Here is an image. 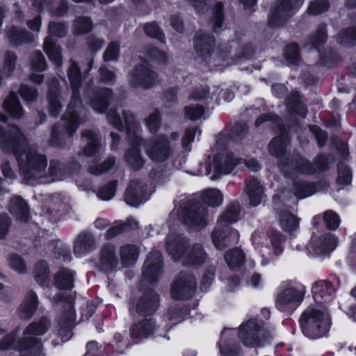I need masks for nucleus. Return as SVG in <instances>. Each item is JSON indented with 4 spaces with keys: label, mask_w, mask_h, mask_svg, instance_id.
<instances>
[{
    "label": "nucleus",
    "mask_w": 356,
    "mask_h": 356,
    "mask_svg": "<svg viewBox=\"0 0 356 356\" xmlns=\"http://www.w3.org/2000/svg\"><path fill=\"white\" fill-rule=\"evenodd\" d=\"M26 139L22 132L14 125L4 129L0 127V147L13 153L24 179L30 184H39L47 167L46 155L32 147H25Z\"/></svg>",
    "instance_id": "1"
},
{
    "label": "nucleus",
    "mask_w": 356,
    "mask_h": 356,
    "mask_svg": "<svg viewBox=\"0 0 356 356\" xmlns=\"http://www.w3.org/2000/svg\"><path fill=\"white\" fill-rule=\"evenodd\" d=\"M67 76L72 91V98L60 122L54 125L49 139L51 145L62 147L71 138L79 125L88 120L87 111L81 103L79 88L82 83L80 69L76 63L70 60Z\"/></svg>",
    "instance_id": "2"
},
{
    "label": "nucleus",
    "mask_w": 356,
    "mask_h": 356,
    "mask_svg": "<svg viewBox=\"0 0 356 356\" xmlns=\"http://www.w3.org/2000/svg\"><path fill=\"white\" fill-rule=\"evenodd\" d=\"M106 120L115 129L122 131L127 129V140L131 145L124 154L127 164L133 169L142 168L145 163L138 146L143 145L141 136L142 128L136 121L134 115L129 111H119L118 108H111L106 113Z\"/></svg>",
    "instance_id": "3"
},
{
    "label": "nucleus",
    "mask_w": 356,
    "mask_h": 356,
    "mask_svg": "<svg viewBox=\"0 0 356 356\" xmlns=\"http://www.w3.org/2000/svg\"><path fill=\"white\" fill-rule=\"evenodd\" d=\"M270 121L276 125L280 131V135L273 138L268 145L270 154L280 159V165L283 172H287V167L291 165L293 170L306 175H312L316 172L315 168L307 160L300 155L296 156L291 161L284 156L288 143V136L283 126L282 120L274 114H264L255 121V126L259 127L263 122Z\"/></svg>",
    "instance_id": "4"
},
{
    "label": "nucleus",
    "mask_w": 356,
    "mask_h": 356,
    "mask_svg": "<svg viewBox=\"0 0 356 356\" xmlns=\"http://www.w3.org/2000/svg\"><path fill=\"white\" fill-rule=\"evenodd\" d=\"M49 326V320L46 317H42L37 322H33L25 329L23 337L16 343L15 340L19 332L17 328L1 339L0 350L16 348L20 352L21 356H44L42 353V344L38 337L44 334Z\"/></svg>",
    "instance_id": "5"
},
{
    "label": "nucleus",
    "mask_w": 356,
    "mask_h": 356,
    "mask_svg": "<svg viewBox=\"0 0 356 356\" xmlns=\"http://www.w3.org/2000/svg\"><path fill=\"white\" fill-rule=\"evenodd\" d=\"M299 323L303 334L311 339L326 337L331 327L329 313L314 307H309L304 311Z\"/></svg>",
    "instance_id": "6"
},
{
    "label": "nucleus",
    "mask_w": 356,
    "mask_h": 356,
    "mask_svg": "<svg viewBox=\"0 0 356 356\" xmlns=\"http://www.w3.org/2000/svg\"><path fill=\"white\" fill-rule=\"evenodd\" d=\"M54 307L60 312L58 316V335L63 341L72 337V328L76 319L74 309V300L71 296L60 293L51 299Z\"/></svg>",
    "instance_id": "7"
},
{
    "label": "nucleus",
    "mask_w": 356,
    "mask_h": 356,
    "mask_svg": "<svg viewBox=\"0 0 356 356\" xmlns=\"http://www.w3.org/2000/svg\"><path fill=\"white\" fill-rule=\"evenodd\" d=\"M305 292V286L299 282H282L276 297V307L282 312L295 310L302 302Z\"/></svg>",
    "instance_id": "8"
},
{
    "label": "nucleus",
    "mask_w": 356,
    "mask_h": 356,
    "mask_svg": "<svg viewBox=\"0 0 356 356\" xmlns=\"http://www.w3.org/2000/svg\"><path fill=\"white\" fill-rule=\"evenodd\" d=\"M238 337L243 344L249 348L263 346L273 337V334L266 330L264 323L257 318L244 322L239 328Z\"/></svg>",
    "instance_id": "9"
},
{
    "label": "nucleus",
    "mask_w": 356,
    "mask_h": 356,
    "mask_svg": "<svg viewBox=\"0 0 356 356\" xmlns=\"http://www.w3.org/2000/svg\"><path fill=\"white\" fill-rule=\"evenodd\" d=\"M177 217L184 224L202 228L208 223V209L201 203L189 201L179 208Z\"/></svg>",
    "instance_id": "10"
},
{
    "label": "nucleus",
    "mask_w": 356,
    "mask_h": 356,
    "mask_svg": "<svg viewBox=\"0 0 356 356\" xmlns=\"http://www.w3.org/2000/svg\"><path fill=\"white\" fill-rule=\"evenodd\" d=\"M241 161L238 158L234 157L232 152L223 150L214 156L212 164L206 163L202 165V168H204V172L202 174L209 175L213 171L211 179L216 180L221 175L230 173L236 166L241 163Z\"/></svg>",
    "instance_id": "11"
},
{
    "label": "nucleus",
    "mask_w": 356,
    "mask_h": 356,
    "mask_svg": "<svg viewBox=\"0 0 356 356\" xmlns=\"http://www.w3.org/2000/svg\"><path fill=\"white\" fill-rule=\"evenodd\" d=\"M50 35L47 36L44 41L43 49L49 57V59L57 67L63 65V57L61 48L56 44L53 35L63 37L67 32V26L64 23L50 22L49 24Z\"/></svg>",
    "instance_id": "12"
},
{
    "label": "nucleus",
    "mask_w": 356,
    "mask_h": 356,
    "mask_svg": "<svg viewBox=\"0 0 356 356\" xmlns=\"http://www.w3.org/2000/svg\"><path fill=\"white\" fill-rule=\"evenodd\" d=\"M143 145L146 155L154 162L163 163L174 154V149L165 135L146 141L143 139Z\"/></svg>",
    "instance_id": "13"
},
{
    "label": "nucleus",
    "mask_w": 356,
    "mask_h": 356,
    "mask_svg": "<svg viewBox=\"0 0 356 356\" xmlns=\"http://www.w3.org/2000/svg\"><path fill=\"white\" fill-rule=\"evenodd\" d=\"M304 0H276L269 15L268 25L272 28L283 26L291 17L293 10L300 8Z\"/></svg>",
    "instance_id": "14"
},
{
    "label": "nucleus",
    "mask_w": 356,
    "mask_h": 356,
    "mask_svg": "<svg viewBox=\"0 0 356 356\" xmlns=\"http://www.w3.org/2000/svg\"><path fill=\"white\" fill-rule=\"evenodd\" d=\"M129 82L133 88L149 89L160 83L161 80L158 74L148 66L140 65L130 72Z\"/></svg>",
    "instance_id": "15"
},
{
    "label": "nucleus",
    "mask_w": 356,
    "mask_h": 356,
    "mask_svg": "<svg viewBox=\"0 0 356 356\" xmlns=\"http://www.w3.org/2000/svg\"><path fill=\"white\" fill-rule=\"evenodd\" d=\"M196 289L193 275L181 272L171 285V297L175 300H185L191 298Z\"/></svg>",
    "instance_id": "16"
},
{
    "label": "nucleus",
    "mask_w": 356,
    "mask_h": 356,
    "mask_svg": "<svg viewBox=\"0 0 356 356\" xmlns=\"http://www.w3.org/2000/svg\"><path fill=\"white\" fill-rule=\"evenodd\" d=\"M93 85V80H90L87 83L86 98L88 99L89 105L95 111L104 113L114 99L113 91L110 88H104L90 92V90Z\"/></svg>",
    "instance_id": "17"
},
{
    "label": "nucleus",
    "mask_w": 356,
    "mask_h": 356,
    "mask_svg": "<svg viewBox=\"0 0 356 356\" xmlns=\"http://www.w3.org/2000/svg\"><path fill=\"white\" fill-rule=\"evenodd\" d=\"M212 242L218 250H223L238 243L239 233L231 226H217L211 234Z\"/></svg>",
    "instance_id": "18"
},
{
    "label": "nucleus",
    "mask_w": 356,
    "mask_h": 356,
    "mask_svg": "<svg viewBox=\"0 0 356 356\" xmlns=\"http://www.w3.org/2000/svg\"><path fill=\"white\" fill-rule=\"evenodd\" d=\"M189 241L182 234H169L165 238V250L174 261H181L188 248Z\"/></svg>",
    "instance_id": "19"
},
{
    "label": "nucleus",
    "mask_w": 356,
    "mask_h": 356,
    "mask_svg": "<svg viewBox=\"0 0 356 356\" xmlns=\"http://www.w3.org/2000/svg\"><path fill=\"white\" fill-rule=\"evenodd\" d=\"M163 259L161 252L153 250L147 255L143 265V275L149 283L156 282L162 274Z\"/></svg>",
    "instance_id": "20"
},
{
    "label": "nucleus",
    "mask_w": 356,
    "mask_h": 356,
    "mask_svg": "<svg viewBox=\"0 0 356 356\" xmlns=\"http://www.w3.org/2000/svg\"><path fill=\"white\" fill-rule=\"evenodd\" d=\"M337 243V237L328 234L320 237H312L307 245V250L316 255H327L336 248Z\"/></svg>",
    "instance_id": "21"
},
{
    "label": "nucleus",
    "mask_w": 356,
    "mask_h": 356,
    "mask_svg": "<svg viewBox=\"0 0 356 356\" xmlns=\"http://www.w3.org/2000/svg\"><path fill=\"white\" fill-rule=\"evenodd\" d=\"M159 301L158 293L154 290H149L138 300L135 311L140 316L152 317L159 308Z\"/></svg>",
    "instance_id": "22"
},
{
    "label": "nucleus",
    "mask_w": 356,
    "mask_h": 356,
    "mask_svg": "<svg viewBox=\"0 0 356 356\" xmlns=\"http://www.w3.org/2000/svg\"><path fill=\"white\" fill-rule=\"evenodd\" d=\"M146 184L145 182L133 179L124 193V201L130 206L137 207L147 201Z\"/></svg>",
    "instance_id": "23"
},
{
    "label": "nucleus",
    "mask_w": 356,
    "mask_h": 356,
    "mask_svg": "<svg viewBox=\"0 0 356 356\" xmlns=\"http://www.w3.org/2000/svg\"><path fill=\"white\" fill-rule=\"evenodd\" d=\"M118 264L115 246L111 243L105 244L100 251L99 259L97 264V268L104 273H108L115 270Z\"/></svg>",
    "instance_id": "24"
},
{
    "label": "nucleus",
    "mask_w": 356,
    "mask_h": 356,
    "mask_svg": "<svg viewBox=\"0 0 356 356\" xmlns=\"http://www.w3.org/2000/svg\"><path fill=\"white\" fill-rule=\"evenodd\" d=\"M67 174V168L65 163L57 159H52L49 162L48 170H45L40 184H51L63 180Z\"/></svg>",
    "instance_id": "25"
},
{
    "label": "nucleus",
    "mask_w": 356,
    "mask_h": 356,
    "mask_svg": "<svg viewBox=\"0 0 356 356\" xmlns=\"http://www.w3.org/2000/svg\"><path fill=\"white\" fill-rule=\"evenodd\" d=\"M213 37L202 31H198L194 38V47L197 55L203 58H209L213 54Z\"/></svg>",
    "instance_id": "26"
},
{
    "label": "nucleus",
    "mask_w": 356,
    "mask_h": 356,
    "mask_svg": "<svg viewBox=\"0 0 356 356\" xmlns=\"http://www.w3.org/2000/svg\"><path fill=\"white\" fill-rule=\"evenodd\" d=\"M159 329L156 325L154 318L144 316V318L130 327V335L132 338H147L152 336Z\"/></svg>",
    "instance_id": "27"
},
{
    "label": "nucleus",
    "mask_w": 356,
    "mask_h": 356,
    "mask_svg": "<svg viewBox=\"0 0 356 356\" xmlns=\"http://www.w3.org/2000/svg\"><path fill=\"white\" fill-rule=\"evenodd\" d=\"M312 291L314 300L322 304L332 299L335 289L330 282L318 280L314 284Z\"/></svg>",
    "instance_id": "28"
},
{
    "label": "nucleus",
    "mask_w": 356,
    "mask_h": 356,
    "mask_svg": "<svg viewBox=\"0 0 356 356\" xmlns=\"http://www.w3.org/2000/svg\"><path fill=\"white\" fill-rule=\"evenodd\" d=\"M47 98L50 115L56 117L62 110L61 97L60 94V85L56 79H54L49 83Z\"/></svg>",
    "instance_id": "29"
},
{
    "label": "nucleus",
    "mask_w": 356,
    "mask_h": 356,
    "mask_svg": "<svg viewBox=\"0 0 356 356\" xmlns=\"http://www.w3.org/2000/svg\"><path fill=\"white\" fill-rule=\"evenodd\" d=\"M207 258V254L200 243H195L188 248L181 263L188 266H199L203 264Z\"/></svg>",
    "instance_id": "30"
},
{
    "label": "nucleus",
    "mask_w": 356,
    "mask_h": 356,
    "mask_svg": "<svg viewBox=\"0 0 356 356\" xmlns=\"http://www.w3.org/2000/svg\"><path fill=\"white\" fill-rule=\"evenodd\" d=\"M244 191L249 197L250 204L259 205L264 197V188L259 181L252 177L245 181Z\"/></svg>",
    "instance_id": "31"
},
{
    "label": "nucleus",
    "mask_w": 356,
    "mask_h": 356,
    "mask_svg": "<svg viewBox=\"0 0 356 356\" xmlns=\"http://www.w3.org/2000/svg\"><path fill=\"white\" fill-rule=\"evenodd\" d=\"M95 247V238L89 232L80 233L74 241V253L76 257H82Z\"/></svg>",
    "instance_id": "32"
},
{
    "label": "nucleus",
    "mask_w": 356,
    "mask_h": 356,
    "mask_svg": "<svg viewBox=\"0 0 356 356\" xmlns=\"http://www.w3.org/2000/svg\"><path fill=\"white\" fill-rule=\"evenodd\" d=\"M38 299L36 293L33 291L27 292L22 303L18 308L21 318L29 319L31 318L38 309Z\"/></svg>",
    "instance_id": "33"
},
{
    "label": "nucleus",
    "mask_w": 356,
    "mask_h": 356,
    "mask_svg": "<svg viewBox=\"0 0 356 356\" xmlns=\"http://www.w3.org/2000/svg\"><path fill=\"white\" fill-rule=\"evenodd\" d=\"M6 38L14 47L32 42L34 40L33 35L30 32L14 26L6 30Z\"/></svg>",
    "instance_id": "34"
},
{
    "label": "nucleus",
    "mask_w": 356,
    "mask_h": 356,
    "mask_svg": "<svg viewBox=\"0 0 356 356\" xmlns=\"http://www.w3.org/2000/svg\"><path fill=\"white\" fill-rule=\"evenodd\" d=\"M240 204L237 202L229 204L218 218L217 224L220 226H230L237 222L240 216Z\"/></svg>",
    "instance_id": "35"
},
{
    "label": "nucleus",
    "mask_w": 356,
    "mask_h": 356,
    "mask_svg": "<svg viewBox=\"0 0 356 356\" xmlns=\"http://www.w3.org/2000/svg\"><path fill=\"white\" fill-rule=\"evenodd\" d=\"M76 273L69 268H62L55 275L54 284L61 290H70L74 287Z\"/></svg>",
    "instance_id": "36"
},
{
    "label": "nucleus",
    "mask_w": 356,
    "mask_h": 356,
    "mask_svg": "<svg viewBox=\"0 0 356 356\" xmlns=\"http://www.w3.org/2000/svg\"><path fill=\"white\" fill-rule=\"evenodd\" d=\"M81 136L87 141V145L83 149V153L86 156H93L100 147L99 133L86 129L82 131Z\"/></svg>",
    "instance_id": "37"
},
{
    "label": "nucleus",
    "mask_w": 356,
    "mask_h": 356,
    "mask_svg": "<svg viewBox=\"0 0 356 356\" xmlns=\"http://www.w3.org/2000/svg\"><path fill=\"white\" fill-rule=\"evenodd\" d=\"M139 248L134 244H125L120 248L121 264L123 267L134 266L138 258Z\"/></svg>",
    "instance_id": "38"
},
{
    "label": "nucleus",
    "mask_w": 356,
    "mask_h": 356,
    "mask_svg": "<svg viewBox=\"0 0 356 356\" xmlns=\"http://www.w3.org/2000/svg\"><path fill=\"white\" fill-rule=\"evenodd\" d=\"M9 211L19 220L26 222L29 218V209L26 202L21 197H15L10 201Z\"/></svg>",
    "instance_id": "39"
},
{
    "label": "nucleus",
    "mask_w": 356,
    "mask_h": 356,
    "mask_svg": "<svg viewBox=\"0 0 356 356\" xmlns=\"http://www.w3.org/2000/svg\"><path fill=\"white\" fill-rule=\"evenodd\" d=\"M188 309L181 305L171 306L167 313L164 315V319L169 321L170 325H166L167 330L172 325L181 322L188 314Z\"/></svg>",
    "instance_id": "40"
},
{
    "label": "nucleus",
    "mask_w": 356,
    "mask_h": 356,
    "mask_svg": "<svg viewBox=\"0 0 356 356\" xmlns=\"http://www.w3.org/2000/svg\"><path fill=\"white\" fill-rule=\"evenodd\" d=\"M327 38L326 26L320 24L316 31L307 38L305 45L318 51L319 49L325 44Z\"/></svg>",
    "instance_id": "41"
},
{
    "label": "nucleus",
    "mask_w": 356,
    "mask_h": 356,
    "mask_svg": "<svg viewBox=\"0 0 356 356\" xmlns=\"http://www.w3.org/2000/svg\"><path fill=\"white\" fill-rule=\"evenodd\" d=\"M224 258L227 266L233 270L240 268L245 259L243 251L238 248L227 250Z\"/></svg>",
    "instance_id": "42"
},
{
    "label": "nucleus",
    "mask_w": 356,
    "mask_h": 356,
    "mask_svg": "<svg viewBox=\"0 0 356 356\" xmlns=\"http://www.w3.org/2000/svg\"><path fill=\"white\" fill-rule=\"evenodd\" d=\"M3 106L15 118H19L23 115L22 108L14 92H11L5 99Z\"/></svg>",
    "instance_id": "43"
},
{
    "label": "nucleus",
    "mask_w": 356,
    "mask_h": 356,
    "mask_svg": "<svg viewBox=\"0 0 356 356\" xmlns=\"http://www.w3.org/2000/svg\"><path fill=\"white\" fill-rule=\"evenodd\" d=\"M280 224L284 231L292 232L298 229L299 219L294 215L284 211L280 215Z\"/></svg>",
    "instance_id": "44"
},
{
    "label": "nucleus",
    "mask_w": 356,
    "mask_h": 356,
    "mask_svg": "<svg viewBox=\"0 0 356 356\" xmlns=\"http://www.w3.org/2000/svg\"><path fill=\"white\" fill-rule=\"evenodd\" d=\"M317 191L315 184L303 181H296L293 185L294 195L299 199L307 197Z\"/></svg>",
    "instance_id": "45"
},
{
    "label": "nucleus",
    "mask_w": 356,
    "mask_h": 356,
    "mask_svg": "<svg viewBox=\"0 0 356 356\" xmlns=\"http://www.w3.org/2000/svg\"><path fill=\"white\" fill-rule=\"evenodd\" d=\"M17 59V55L14 52L7 51L5 54L2 72H0L2 79L3 77H8L12 74L15 69Z\"/></svg>",
    "instance_id": "46"
},
{
    "label": "nucleus",
    "mask_w": 356,
    "mask_h": 356,
    "mask_svg": "<svg viewBox=\"0 0 356 356\" xmlns=\"http://www.w3.org/2000/svg\"><path fill=\"white\" fill-rule=\"evenodd\" d=\"M35 279L41 286H44L49 282V271L48 265L44 261H40L35 265Z\"/></svg>",
    "instance_id": "47"
},
{
    "label": "nucleus",
    "mask_w": 356,
    "mask_h": 356,
    "mask_svg": "<svg viewBox=\"0 0 356 356\" xmlns=\"http://www.w3.org/2000/svg\"><path fill=\"white\" fill-rule=\"evenodd\" d=\"M337 41L346 46L355 45L356 44V27L351 26L342 30L337 37Z\"/></svg>",
    "instance_id": "48"
},
{
    "label": "nucleus",
    "mask_w": 356,
    "mask_h": 356,
    "mask_svg": "<svg viewBox=\"0 0 356 356\" xmlns=\"http://www.w3.org/2000/svg\"><path fill=\"white\" fill-rule=\"evenodd\" d=\"M288 104L293 111L298 115L305 118L307 113L305 105L300 99V94L294 92L288 98Z\"/></svg>",
    "instance_id": "49"
},
{
    "label": "nucleus",
    "mask_w": 356,
    "mask_h": 356,
    "mask_svg": "<svg viewBox=\"0 0 356 356\" xmlns=\"http://www.w3.org/2000/svg\"><path fill=\"white\" fill-rule=\"evenodd\" d=\"M92 24L89 17H79L74 21L73 32L76 35L87 33L91 31Z\"/></svg>",
    "instance_id": "50"
},
{
    "label": "nucleus",
    "mask_w": 356,
    "mask_h": 356,
    "mask_svg": "<svg viewBox=\"0 0 356 356\" xmlns=\"http://www.w3.org/2000/svg\"><path fill=\"white\" fill-rule=\"evenodd\" d=\"M203 200L211 207H218L222 203L223 195L218 189H209L204 193Z\"/></svg>",
    "instance_id": "51"
},
{
    "label": "nucleus",
    "mask_w": 356,
    "mask_h": 356,
    "mask_svg": "<svg viewBox=\"0 0 356 356\" xmlns=\"http://www.w3.org/2000/svg\"><path fill=\"white\" fill-rule=\"evenodd\" d=\"M115 163V157H108L104 162L90 165L88 168V172L94 175H100L103 173L108 172Z\"/></svg>",
    "instance_id": "52"
},
{
    "label": "nucleus",
    "mask_w": 356,
    "mask_h": 356,
    "mask_svg": "<svg viewBox=\"0 0 356 356\" xmlns=\"http://www.w3.org/2000/svg\"><path fill=\"white\" fill-rule=\"evenodd\" d=\"M145 123L152 134H156L161 124V115L158 109H154L147 118L145 119Z\"/></svg>",
    "instance_id": "53"
},
{
    "label": "nucleus",
    "mask_w": 356,
    "mask_h": 356,
    "mask_svg": "<svg viewBox=\"0 0 356 356\" xmlns=\"http://www.w3.org/2000/svg\"><path fill=\"white\" fill-rule=\"evenodd\" d=\"M222 8V3L221 2H218L212 9L211 23L213 29L216 32H217L218 29H221L222 26L224 19Z\"/></svg>",
    "instance_id": "54"
},
{
    "label": "nucleus",
    "mask_w": 356,
    "mask_h": 356,
    "mask_svg": "<svg viewBox=\"0 0 356 356\" xmlns=\"http://www.w3.org/2000/svg\"><path fill=\"white\" fill-rule=\"evenodd\" d=\"M286 60L291 65H298L301 62L300 50L298 44H291L286 47L284 51Z\"/></svg>",
    "instance_id": "55"
},
{
    "label": "nucleus",
    "mask_w": 356,
    "mask_h": 356,
    "mask_svg": "<svg viewBox=\"0 0 356 356\" xmlns=\"http://www.w3.org/2000/svg\"><path fill=\"white\" fill-rule=\"evenodd\" d=\"M117 185V181H112L106 185L99 188L97 191V197L102 200H110L115 194Z\"/></svg>",
    "instance_id": "56"
},
{
    "label": "nucleus",
    "mask_w": 356,
    "mask_h": 356,
    "mask_svg": "<svg viewBox=\"0 0 356 356\" xmlns=\"http://www.w3.org/2000/svg\"><path fill=\"white\" fill-rule=\"evenodd\" d=\"M204 113V108L203 106L190 104L184 108L185 117L191 121L200 119Z\"/></svg>",
    "instance_id": "57"
},
{
    "label": "nucleus",
    "mask_w": 356,
    "mask_h": 356,
    "mask_svg": "<svg viewBox=\"0 0 356 356\" xmlns=\"http://www.w3.org/2000/svg\"><path fill=\"white\" fill-rule=\"evenodd\" d=\"M144 31L149 37L155 38L162 43L165 42V36L156 22L147 23L144 26Z\"/></svg>",
    "instance_id": "58"
},
{
    "label": "nucleus",
    "mask_w": 356,
    "mask_h": 356,
    "mask_svg": "<svg viewBox=\"0 0 356 356\" xmlns=\"http://www.w3.org/2000/svg\"><path fill=\"white\" fill-rule=\"evenodd\" d=\"M31 68L34 71L43 72L47 68V62L43 54L39 51L33 53L31 58Z\"/></svg>",
    "instance_id": "59"
},
{
    "label": "nucleus",
    "mask_w": 356,
    "mask_h": 356,
    "mask_svg": "<svg viewBox=\"0 0 356 356\" xmlns=\"http://www.w3.org/2000/svg\"><path fill=\"white\" fill-rule=\"evenodd\" d=\"M329 3L327 0H316L310 3L307 13L312 15H317L327 11Z\"/></svg>",
    "instance_id": "60"
},
{
    "label": "nucleus",
    "mask_w": 356,
    "mask_h": 356,
    "mask_svg": "<svg viewBox=\"0 0 356 356\" xmlns=\"http://www.w3.org/2000/svg\"><path fill=\"white\" fill-rule=\"evenodd\" d=\"M197 132H199V134H200L202 132V131L197 127L188 128L185 131L184 135L181 139V144L183 148L186 151H191V143L194 140L195 134Z\"/></svg>",
    "instance_id": "61"
},
{
    "label": "nucleus",
    "mask_w": 356,
    "mask_h": 356,
    "mask_svg": "<svg viewBox=\"0 0 356 356\" xmlns=\"http://www.w3.org/2000/svg\"><path fill=\"white\" fill-rule=\"evenodd\" d=\"M337 181L340 184L348 185L351 182L352 174L350 169L343 163H338Z\"/></svg>",
    "instance_id": "62"
},
{
    "label": "nucleus",
    "mask_w": 356,
    "mask_h": 356,
    "mask_svg": "<svg viewBox=\"0 0 356 356\" xmlns=\"http://www.w3.org/2000/svg\"><path fill=\"white\" fill-rule=\"evenodd\" d=\"M325 226L330 229H336L340 224L339 215L332 210L326 211L323 215Z\"/></svg>",
    "instance_id": "63"
},
{
    "label": "nucleus",
    "mask_w": 356,
    "mask_h": 356,
    "mask_svg": "<svg viewBox=\"0 0 356 356\" xmlns=\"http://www.w3.org/2000/svg\"><path fill=\"white\" fill-rule=\"evenodd\" d=\"M248 128L245 123L235 124L230 131V138L235 142L242 140L248 133Z\"/></svg>",
    "instance_id": "64"
}]
</instances>
